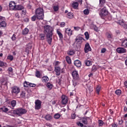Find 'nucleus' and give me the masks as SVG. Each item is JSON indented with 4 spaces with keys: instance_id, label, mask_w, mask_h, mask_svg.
<instances>
[{
    "instance_id": "393cba45",
    "label": "nucleus",
    "mask_w": 127,
    "mask_h": 127,
    "mask_svg": "<svg viewBox=\"0 0 127 127\" xmlns=\"http://www.w3.org/2000/svg\"><path fill=\"white\" fill-rule=\"evenodd\" d=\"M57 34L59 35L60 38L61 39H62V38H63V34H62V33H61V32L60 31V30L59 29H57Z\"/></svg>"
},
{
    "instance_id": "3c124183",
    "label": "nucleus",
    "mask_w": 127,
    "mask_h": 127,
    "mask_svg": "<svg viewBox=\"0 0 127 127\" xmlns=\"http://www.w3.org/2000/svg\"><path fill=\"white\" fill-rule=\"evenodd\" d=\"M76 125L78 126V127H84V125L81 123V122H78L76 123Z\"/></svg>"
},
{
    "instance_id": "79ce46f5",
    "label": "nucleus",
    "mask_w": 127,
    "mask_h": 127,
    "mask_svg": "<svg viewBox=\"0 0 127 127\" xmlns=\"http://www.w3.org/2000/svg\"><path fill=\"white\" fill-rule=\"evenodd\" d=\"M85 64L86 66H91V65H92V62L90 61H86Z\"/></svg>"
},
{
    "instance_id": "b1692460",
    "label": "nucleus",
    "mask_w": 127,
    "mask_h": 127,
    "mask_svg": "<svg viewBox=\"0 0 127 127\" xmlns=\"http://www.w3.org/2000/svg\"><path fill=\"white\" fill-rule=\"evenodd\" d=\"M122 46L125 48H127V40H125L122 42Z\"/></svg>"
},
{
    "instance_id": "f257e3e1",
    "label": "nucleus",
    "mask_w": 127,
    "mask_h": 127,
    "mask_svg": "<svg viewBox=\"0 0 127 127\" xmlns=\"http://www.w3.org/2000/svg\"><path fill=\"white\" fill-rule=\"evenodd\" d=\"M35 15L37 19L42 20L44 18V11L42 8H38L35 10Z\"/></svg>"
},
{
    "instance_id": "49530a36",
    "label": "nucleus",
    "mask_w": 127,
    "mask_h": 127,
    "mask_svg": "<svg viewBox=\"0 0 127 127\" xmlns=\"http://www.w3.org/2000/svg\"><path fill=\"white\" fill-rule=\"evenodd\" d=\"M29 84H30V83L25 81L24 83V87H25L26 88L29 87Z\"/></svg>"
},
{
    "instance_id": "f8f14e48",
    "label": "nucleus",
    "mask_w": 127,
    "mask_h": 127,
    "mask_svg": "<svg viewBox=\"0 0 127 127\" xmlns=\"http://www.w3.org/2000/svg\"><path fill=\"white\" fill-rule=\"evenodd\" d=\"M72 76L74 80H78V79H79V74L77 70H74L72 71Z\"/></svg>"
},
{
    "instance_id": "58836bf2",
    "label": "nucleus",
    "mask_w": 127,
    "mask_h": 127,
    "mask_svg": "<svg viewBox=\"0 0 127 127\" xmlns=\"http://www.w3.org/2000/svg\"><path fill=\"white\" fill-rule=\"evenodd\" d=\"M73 13L71 12L68 13L67 14V17H68V18H73Z\"/></svg>"
},
{
    "instance_id": "9b49d317",
    "label": "nucleus",
    "mask_w": 127,
    "mask_h": 127,
    "mask_svg": "<svg viewBox=\"0 0 127 127\" xmlns=\"http://www.w3.org/2000/svg\"><path fill=\"white\" fill-rule=\"evenodd\" d=\"M62 105H66L68 102V97L64 95H63L61 97Z\"/></svg>"
},
{
    "instance_id": "ddd939ff",
    "label": "nucleus",
    "mask_w": 127,
    "mask_h": 127,
    "mask_svg": "<svg viewBox=\"0 0 127 127\" xmlns=\"http://www.w3.org/2000/svg\"><path fill=\"white\" fill-rule=\"evenodd\" d=\"M116 51L118 53H127V49L124 48L119 47L116 50Z\"/></svg>"
},
{
    "instance_id": "de8ad7c7",
    "label": "nucleus",
    "mask_w": 127,
    "mask_h": 127,
    "mask_svg": "<svg viewBox=\"0 0 127 127\" xmlns=\"http://www.w3.org/2000/svg\"><path fill=\"white\" fill-rule=\"evenodd\" d=\"M22 10V15H25L26 14V9L24 8Z\"/></svg>"
},
{
    "instance_id": "1a4fd4ad",
    "label": "nucleus",
    "mask_w": 127,
    "mask_h": 127,
    "mask_svg": "<svg viewBox=\"0 0 127 127\" xmlns=\"http://www.w3.org/2000/svg\"><path fill=\"white\" fill-rule=\"evenodd\" d=\"M90 51H92V48H91V46H90V44L88 43H87L85 45L84 52L85 53H88V52Z\"/></svg>"
},
{
    "instance_id": "e2e57ef3",
    "label": "nucleus",
    "mask_w": 127,
    "mask_h": 127,
    "mask_svg": "<svg viewBox=\"0 0 127 127\" xmlns=\"http://www.w3.org/2000/svg\"><path fill=\"white\" fill-rule=\"evenodd\" d=\"M74 30H77V31H78V30H80V27H74Z\"/></svg>"
},
{
    "instance_id": "c85d7f7f",
    "label": "nucleus",
    "mask_w": 127,
    "mask_h": 127,
    "mask_svg": "<svg viewBox=\"0 0 127 127\" xmlns=\"http://www.w3.org/2000/svg\"><path fill=\"white\" fill-rule=\"evenodd\" d=\"M78 5L79 3L77 2H73L72 5V7H73V8H77Z\"/></svg>"
},
{
    "instance_id": "0e129e2a",
    "label": "nucleus",
    "mask_w": 127,
    "mask_h": 127,
    "mask_svg": "<svg viewBox=\"0 0 127 127\" xmlns=\"http://www.w3.org/2000/svg\"><path fill=\"white\" fill-rule=\"evenodd\" d=\"M106 52V48H103L101 49V53H105Z\"/></svg>"
},
{
    "instance_id": "5fc2aeb1",
    "label": "nucleus",
    "mask_w": 127,
    "mask_h": 127,
    "mask_svg": "<svg viewBox=\"0 0 127 127\" xmlns=\"http://www.w3.org/2000/svg\"><path fill=\"white\" fill-rule=\"evenodd\" d=\"M20 97L21 98H24L25 97V92L22 91L20 94Z\"/></svg>"
},
{
    "instance_id": "4be33fe9",
    "label": "nucleus",
    "mask_w": 127,
    "mask_h": 127,
    "mask_svg": "<svg viewBox=\"0 0 127 127\" xmlns=\"http://www.w3.org/2000/svg\"><path fill=\"white\" fill-rule=\"evenodd\" d=\"M24 8V7L22 5H16V8L15 10H22Z\"/></svg>"
},
{
    "instance_id": "603ef678",
    "label": "nucleus",
    "mask_w": 127,
    "mask_h": 127,
    "mask_svg": "<svg viewBox=\"0 0 127 127\" xmlns=\"http://www.w3.org/2000/svg\"><path fill=\"white\" fill-rule=\"evenodd\" d=\"M36 18H37V17H36V15H35L31 17L32 21H35V20H36Z\"/></svg>"
},
{
    "instance_id": "cd10ccee",
    "label": "nucleus",
    "mask_w": 127,
    "mask_h": 127,
    "mask_svg": "<svg viewBox=\"0 0 127 127\" xmlns=\"http://www.w3.org/2000/svg\"><path fill=\"white\" fill-rule=\"evenodd\" d=\"M91 28H92V29H94V30H95V31H96L97 32L99 31V29H98L97 26H96L95 25H91Z\"/></svg>"
},
{
    "instance_id": "6e6552de",
    "label": "nucleus",
    "mask_w": 127,
    "mask_h": 127,
    "mask_svg": "<svg viewBox=\"0 0 127 127\" xmlns=\"http://www.w3.org/2000/svg\"><path fill=\"white\" fill-rule=\"evenodd\" d=\"M35 110H40L41 109V101L39 100H37L35 102Z\"/></svg>"
},
{
    "instance_id": "4c0bfd02",
    "label": "nucleus",
    "mask_w": 127,
    "mask_h": 127,
    "mask_svg": "<svg viewBox=\"0 0 127 127\" xmlns=\"http://www.w3.org/2000/svg\"><path fill=\"white\" fill-rule=\"evenodd\" d=\"M35 76L37 78H40V76H41V74H40V72L38 70H37L36 72Z\"/></svg>"
},
{
    "instance_id": "09e8293b",
    "label": "nucleus",
    "mask_w": 127,
    "mask_h": 127,
    "mask_svg": "<svg viewBox=\"0 0 127 127\" xmlns=\"http://www.w3.org/2000/svg\"><path fill=\"white\" fill-rule=\"evenodd\" d=\"M84 35L85 36V38L86 39H87V40H88V39H89V33H88V32H86L84 33Z\"/></svg>"
},
{
    "instance_id": "c9c22d12",
    "label": "nucleus",
    "mask_w": 127,
    "mask_h": 127,
    "mask_svg": "<svg viewBox=\"0 0 127 127\" xmlns=\"http://www.w3.org/2000/svg\"><path fill=\"white\" fill-rule=\"evenodd\" d=\"M0 110L2 111V112H4V113H6V112L8 111V109L5 107H1L0 108Z\"/></svg>"
},
{
    "instance_id": "774afa93",
    "label": "nucleus",
    "mask_w": 127,
    "mask_h": 127,
    "mask_svg": "<svg viewBox=\"0 0 127 127\" xmlns=\"http://www.w3.org/2000/svg\"><path fill=\"white\" fill-rule=\"evenodd\" d=\"M8 70L9 72H12V67H9Z\"/></svg>"
},
{
    "instance_id": "5701e85b",
    "label": "nucleus",
    "mask_w": 127,
    "mask_h": 127,
    "mask_svg": "<svg viewBox=\"0 0 127 127\" xmlns=\"http://www.w3.org/2000/svg\"><path fill=\"white\" fill-rule=\"evenodd\" d=\"M42 81L43 83H47L49 81V78L47 76H45L42 77Z\"/></svg>"
},
{
    "instance_id": "ea45409f",
    "label": "nucleus",
    "mask_w": 127,
    "mask_h": 127,
    "mask_svg": "<svg viewBox=\"0 0 127 127\" xmlns=\"http://www.w3.org/2000/svg\"><path fill=\"white\" fill-rule=\"evenodd\" d=\"M10 104H11L12 107H14L15 106H16V101L12 100L11 101Z\"/></svg>"
},
{
    "instance_id": "bb28decb",
    "label": "nucleus",
    "mask_w": 127,
    "mask_h": 127,
    "mask_svg": "<svg viewBox=\"0 0 127 127\" xmlns=\"http://www.w3.org/2000/svg\"><path fill=\"white\" fill-rule=\"evenodd\" d=\"M0 67H7V64L1 61H0Z\"/></svg>"
},
{
    "instance_id": "f03ea898",
    "label": "nucleus",
    "mask_w": 127,
    "mask_h": 127,
    "mask_svg": "<svg viewBox=\"0 0 127 127\" xmlns=\"http://www.w3.org/2000/svg\"><path fill=\"white\" fill-rule=\"evenodd\" d=\"M27 111L26 110L23 108H18L13 111V114L14 115H17V116H22V115H24V114H26Z\"/></svg>"
},
{
    "instance_id": "a19ab883",
    "label": "nucleus",
    "mask_w": 127,
    "mask_h": 127,
    "mask_svg": "<svg viewBox=\"0 0 127 127\" xmlns=\"http://www.w3.org/2000/svg\"><path fill=\"white\" fill-rule=\"evenodd\" d=\"M66 60L68 64H71V59H70L69 56L66 57Z\"/></svg>"
},
{
    "instance_id": "680f3d73",
    "label": "nucleus",
    "mask_w": 127,
    "mask_h": 127,
    "mask_svg": "<svg viewBox=\"0 0 127 127\" xmlns=\"http://www.w3.org/2000/svg\"><path fill=\"white\" fill-rule=\"evenodd\" d=\"M35 86H36V85L35 84L30 83L29 86L33 87H35Z\"/></svg>"
},
{
    "instance_id": "f3484780",
    "label": "nucleus",
    "mask_w": 127,
    "mask_h": 127,
    "mask_svg": "<svg viewBox=\"0 0 127 127\" xmlns=\"http://www.w3.org/2000/svg\"><path fill=\"white\" fill-rule=\"evenodd\" d=\"M74 64L75 65V66H76V67H80L82 65V64L81 63V62L78 60H75L74 62Z\"/></svg>"
},
{
    "instance_id": "4468645a",
    "label": "nucleus",
    "mask_w": 127,
    "mask_h": 127,
    "mask_svg": "<svg viewBox=\"0 0 127 127\" xmlns=\"http://www.w3.org/2000/svg\"><path fill=\"white\" fill-rule=\"evenodd\" d=\"M55 71L57 76H60L61 74V68L59 66H55Z\"/></svg>"
},
{
    "instance_id": "e433bc0d",
    "label": "nucleus",
    "mask_w": 127,
    "mask_h": 127,
    "mask_svg": "<svg viewBox=\"0 0 127 127\" xmlns=\"http://www.w3.org/2000/svg\"><path fill=\"white\" fill-rule=\"evenodd\" d=\"M75 53L74 52V51L73 50H69L68 52H67V54L68 55H70V56H72V55H74V54Z\"/></svg>"
},
{
    "instance_id": "7ed1b4c3",
    "label": "nucleus",
    "mask_w": 127,
    "mask_h": 127,
    "mask_svg": "<svg viewBox=\"0 0 127 127\" xmlns=\"http://www.w3.org/2000/svg\"><path fill=\"white\" fill-rule=\"evenodd\" d=\"M44 29L45 31L47 33V35H50V34L53 35V33L52 32H53V31L54 30L53 29V28L50 25H47L44 26Z\"/></svg>"
},
{
    "instance_id": "c03bdc74",
    "label": "nucleus",
    "mask_w": 127,
    "mask_h": 127,
    "mask_svg": "<svg viewBox=\"0 0 127 127\" xmlns=\"http://www.w3.org/2000/svg\"><path fill=\"white\" fill-rule=\"evenodd\" d=\"M53 9L54 11H58L59 9V6L58 5L54 6Z\"/></svg>"
},
{
    "instance_id": "9d476101",
    "label": "nucleus",
    "mask_w": 127,
    "mask_h": 127,
    "mask_svg": "<svg viewBox=\"0 0 127 127\" xmlns=\"http://www.w3.org/2000/svg\"><path fill=\"white\" fill-rule=\"evenodd\" d=\"M9 7L10 10H15L16 7L15 2H14V1H10L9 4Z\"/></svg>"
},
{
    "instance_id": "052dcab7",
    "label": "nucleus",
    "mask_w": 127,
    "mask_h": 127,
    "mask_svg": "<svg viewBox=\"0 0 127 127\" xmlns=\"http://www.w3.org/2000/svg\"><path fill=\"white\" fill-rule=\"evenodd\" d=\"M59 64H60V63L59 62H56L55 64V67H58V65H59Z\"/></svg>"
},
{
    "instance_id": "7c9ffc66",
    "label": "nucleus",
    "mask_w": 127,
    "mask_h": 127,
    "mask_svg": "<svg viewBox=\"0 0 127 127\" xmlns=\"http://www.w3.org/2000/svg\"><path fill=\"white\" fill-rule=\"evenodd\" d=\"M100 91H101V86L98 85L96 88V92L98 95L100 94Z\"/></svg>"
},
{
    "instance_id": "c756f323",
    "label": "nucleus",
    "mask_w": 127,
    "mask_h": 127,
    "mask_svg": "<svg viewBox=\"0 0 127 127\" xmlns=\"http://www.w3.org/2000/svg\"><path fill=\"white\" fill-rule=\"evenodd\" d=\"M61 117V115L59 113H57L55 114L54 118L56 120H58L59 119H60Z\"/></svg>"
},
{
    "instance_id": "864d4df0",
    "label": "nucleus",
    "mask_w": 127,
    "mask_h": 127,
    "mask_svg": "<svg viewBox=\"0 0 127 127\" xmlns=\"http://www.w3.org/2000/svg\"><path fill=\"white\" fill-rule=\"evenodd\" d=\"M98 123H99V125L100 127H102V126H103V125H104V122L102 120H99Z\"/></svg>"
},
{
    "instance_id": "8fccbe9b",
    "label": "nucleus",
    "mask_w": 127,
    "mask_h": 127,
    "mask_svg": "<svg viewBox=\"0 0 127 127\" xmlns=\"http://www.w3.org/2000/svg\"><path fill=\"white\" fill-rule=\"evenodd\" d=\"M7 59H8V60H10V61H12L13 60V56H12V55L8 56Z\"/></svg>"
},
{
    "instance_id": "a18cd8bd",
    "label": "nucleus",
    "mask_w": 127,
    "mask_h": 127,
    "mask_svg": "<svg viewBox=\"0 0 127 127\" xmlns=\"http://www.w3.org/2000/svg\"><path fill=\"white\" fill-rule=\"evenodd\" d=\"M11 40H12V41H14L15 40H16V35L15 34H13V35L12 36L11 38Z\"/></svg>"
},
{
    "instance_id": "4d7b16f0",
    "label": "nucleus",
    "mask_w": 127,
    "mask_h": 127,
    "mask_svg": "<svg viewBox=\"0 0 127 127\" xmlns=\"http://www.w3.org/2000/svg\"><path fill=\"white\" fill-rule=\"evenodd\" d=\"M75 118H76V114H72L71 115V119H72L73 120L74 119H75Z\"/></svg>"
},
{
    "instance_id": "13d9d810",
    "label": "nucleus",
    "mask_w": 127,
    "mask_h": 127,
    "mask_svg": "<svg viewBox=\"0 0 127 127\" xmlns=\"http://www.w3.org/2000/svg\"><path fill=\"white\" fill-rule=\"evenodd\" d=\"M60 26H61V27H64V26H65V22H63L61 23Z\"/></svg>"
},
{
    "instance_id": "6e6d98bb",
    "label": "nucleus",
    "mask_w": 127,
    "mask_h": 127,
    "mask_svg": "<svg viewBox=\"0 0 127 127\" xmlns=\"http://www.w3.org/2000/svg\"><path fill=\"white\" fill-rule=\"evenodd\" d=\"M72 85L74 87H76V85H77V81H76V79L73 80Z\"/></svg>"
},
{
    "instance_id": "2eb2a0df",
    "label": "nucleus",
    "mask_w": 127,
    "mask_h": 127,
    "mask_svg": "<svg viewBox=\"0 0 127 127\" xmlns=\"http://www.w3.org/2000/svg\"><path fill=\"white\" fill-rule=\"evenodd\" d=\"M52 35H51V34L50 35H47V40L50 45H51V43L52 42Z\"/></svg>"
},
{
    "instance_id": "2f4dec72",
    "label": "nucleus",
    "mask_w": 127,
    "mask_h": 127,
    "mask_svg": "<svg viewBox=\"0 0 127 127\" xmlns=\"http://www.w3.org/2000/svg\"><path fill=\"white\" fill-rule=\"evenodd\" d=\"M32 47H33V44L32 43H29L27 46V48L29 50L30 49H32Z\"/></svg>"
},
{
    "instance_id": "473e14b6",
    "label": "nucleus",
    "mask_w": 127,
    "mask_h": 127,
    "mask_svg": "<svg viewBox=\"0 0 127 127\" xmlns=\"http://www.w3.org/2000/svg\"><path fill=\"white\" fill-rule=\"evenodd\" d=\"M83 13L85 15H88L90 13V10L88 9H85L83 10Z\"/></svg>"
},
{
    "instance_id": "6ab92c4d",
    "label": "nucleus",
    "mask_w": 127,
    "mask_h": 127,
    "mask_svg": "<svg viewBox=\"0 0 127 127\" xmlns=\"http://www.w3.org/2000/svg\"><path fill=\"white\" fill-rule=\"evenodd\" d=\"M29 32V29L27 28H25L22 31V35H26V34H28Z\"/></svg>"
},
{
    "instance_id": "338daca9",
    "label": "nucleus",
    "mask_w": 127,
    "mask_h": 127,
    "mask_svg": "<svg viewBox=\"0 0 127 127\" xmlns=\"http://www.w3.org/2000/svg\"><path fill=\"white\" fill-rule=\"evenodd\" d=\"M112 127H118V125L116 124H112Z\"/></svg>"
},
{
    "instance_id": "72a5a7b5",
    "label": "nucleus",
    "mask_w": 127,
    "mask_h": 127,
    "mask_svg": "<svg viewBox=\"0 0 127 127\" xmlns=\"http://www.w3.org/2000/svg\"><path fill=\"white\" fill-rule=\"evenodd\" d=\"M47 88H48V89H50V90H51V89H52V88L53 87V85H52V84L48 82L47 84Z\"/></svg>"
},
{
    "instance_id": "f704fd0d",
    "label": "nucleus",
    "mask_w": 127,
    "mask_h": 127,
    "mask_svg": "<svg viewBox=\"0 0 127 127\" xmlns=\"http://www.w3.org/2000/svg\"><path fill=\"white\" fill-rule=\"evenodd\" d=\"M115 93L116 94V95H118V96H120V95H122V90L118 89L115 91Z\"/></svg>"
},
{
    "instance_id": "a211bd4d",
    "label": "nucleus",
    "mask_w": 127,
    "mask_h": 127,
    "mask_svg": "<svg viewBox=\"0 0 127 127\" xmlns=\"http://www.w3.org/2000/svg\"><path fill=\"white\" fill-rule=\"evenodd\" d=\"M44 119L46 121H51L52 120V116L50 114H47L44 117Z\"/></svg>"
},
{
    "instance_id": "20e7f679",
    "label": "nucleus",
    "mask_w": 127,
    "mask_h": 127,
    "mask_svg": "<svg viewBox=\"0 0 127 127\" xmlns=\"http://www.w3.org/2000/svg\"><path fill=\"white\" fill-rule=\"evenodd\" d=\"M4 17L0 16V27H6V22H5Z\"/></svg>"
},
{
    "instance_id": "37998d69",
    "label": "nucleus",
    "mask_w": 127,
    "mask_h": 127,
    "mask_svg": "<svg viewBox=\"0 0 127 127\" xmlns=\"http://www.w3.org/2000/svg\"><path fill=\"white\" fill-rule=\"evenodd\" d=\"M106 36L108 38H112V36H113V35H112V33L107 32L106 33Z\"/></svg>"
},
{
    "instance_id": "bf43d9fd",
    "label": "nucleus",
    "mask_w": 127,
    "mask_h": 127,
    "mask_svg": "<svg viewBox=\"0 0 127 127\" xmlns=\"http://www.w3.org/2000/svg\"><path fill=\"white\" fill-rule=\"evenodd\" d=\"M88 90H89V92H93V87H92V86H89V87H88Z\"/></svg>"
},
{
    "instance_id": "aec40b11",
    "label": "nucleus",
    "mask_w": 127,
    "mask_h": 127,
    "mask_svg": "<svg viewBox=\"0 0 127 127\" xmlns=\"http://www.w3.org/2000/svg\"><path fill=\"white\" fill-rule=\"evenodd\" d=\"M65 32L69 36H71V35H72V30H71V29H69V28L65 29Z\"/></svg>"
},
{
    "instance_id": "69168bd1",
    "label": "nucleus",
    "mask_w": 127,
    "mask_h": 127,
    "mask_svg": "<svg viewBox=\"0 0 127 127\" xmlns=\"http://www.w3.org/2000/svg\"><path fill=\"white\" fill-rule=\"evenodd\" d=\"M15 17H17V18H19V15L18 14V13H16L15 14Z\"/></svg>"
},
{
    "instance_id": "39448f33",
    "label": "nucleus",
    "mask_w": 127,
    "mask_h": 127,
    "mask_svg": "<svg viewBox=\"0 0 127 127\" xmlns=\"http://www.w3.org/2000/svg\"><path fill=\"white\" fill-rule=\"evenodd\" d=\"M20 92V89L17 86H14L11 88V93L12 94H15V95H17Z\"/></svg>"
},
{
    "instance_id": "412c9836",
    "label": "nucleus",
    "mask_w": 127,
    "mask_h": 127,
    "mask_svg": "<svg viewBox=\"0 0 127 127\" xmlns=\"http://www.w3.org/2000/svg\"><path fill=\"white\" fill-rule=\"evenodd\" d=\"M118 23H119V24H120V25H122V26H123L124 28H125V29H127V25L125 24L124 21H119Z\"/></svg>"
},
{
    "instance_id": "0eeeda50",
    "label": "nucleus",
    "mask_w": 127,
    "mask_h": 127,
    "mask_svg": "<svg viewBox=\"0 0 127 127\" xmlns=\"http://www.w3.org/2000/svg\"><path fill=\"white\" fill-rule=\"evenodd\" d=\"M84 40H85V39H84L82 37L78 36L75 38V44L80 45L82 44V42H83Z\"/></svg>"
},
{
    "instance_id": "a878e982",
    "label": "nucleus",
    "mask_w": 127,
    "mask_h": 127,
    "mask_svg": "<svg viewBox=\"0 0 127 127\" xmlns=\"http://www.w3.org/2000/svg\"><path fill=\"white\" fill-rule=\"evenodd\" d=\"M106 3V0H99V6L101 7L104 6V4Z\"/></svg>"
},
{
    "instance_id": "423d86ee",
    "label": "nucleus",
    "mask_w": 127,
    "mask_h": 127,
    "mask_svg": "<svg viewBox=\"0 0 127 127\" xmlns=\"http://www.w3.org/2000/svg\"><path fill=\"white\" fill-rule=\"evenodd\" d=\"M108 14V10H107V9H106V7L103 8L99 13V15L101 17L103 16H106V15H107Z\"/></svg>"
},
{
    "instance_id": "dca6fc26",
    "label": "nucleus",
    "mask_w": 127,
    "mask_h": 127,
    "mask_svg": "<svg viewBox=\"0 0 127 127\" xmlns=\"http://www.w3.org/2000/svg\"><path fill=\"white\" fill-rule=\"evenodd\" d=\"M91 122V119L89 117L83 118L82 122L84 125H88V123Z\"/></svg>"
}]
</instances>
